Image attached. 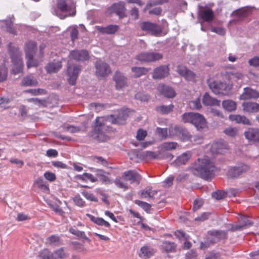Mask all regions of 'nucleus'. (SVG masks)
<instances>
[{
    "label": "nucleus",
    "instance_id": "obj_1",
    "mask_svg": "<svg viewBox=\"0 0 259 259\" xmlns=\"http://www.w3.org/2000/svg\"><path fill=\"white\" fill-rule=\"evenodd\" d=\"M191 169L194 175L208 180L211 179L215 170L212 162L207 157L198 158L191 166Z\"/></svg>",
    "mask_w": 259,
    "mask_h": 259
},
{
    "label": "nucleus",
    "instance_id": "obj_2",
    "mask_svg": "<svg viewBox=\"0 0 259 259\" xmlns=\"http://www.w3.org/2000/svg\"><path fill=\"white\" fill-rule=\"evenodd\" d=\"M182 121L184 123H191L195 126L197 130L207 127V121L204 116L199 113L186 112L182 116Z\"/></svg>",
    "mask_w": 259,
    "mask_h": 259
},
{
    "label": "nucleus",
    "instance_id": "obj_3",
    "mask_svg": "<svg viewBox=\"0 0 259 259\" xmlns=\"http://www.w3.org/2000/svg\"><path fill=\"white\" fill-rule=\"evenodd\" d=\"M8 49L11 54L13 64L12 73L17 74L22 72L23 68V63L20 51L17 48L12 46V43L9 44Z\"/></svg>",
    "mask_w": 259,
    "mask_h": 259
},
{
    "label": "nucleus",
    "instance_id": "obj_4",
    "mask_svg": "<svg viewBox=\"0 0 259 259\" xmlns=\"http://www.w3.org/2000/svg\"><path fill=\"white\" fill-rule=\"evenodd\" d=\"M57 6L59 10H54L52 13L60 19H64L67 16L75 14V7L73 3L67 4L65 0H58Z\"/></svg>",
    "mask_w": 259,
    "mask_h": 259
},
{
    "label": "nucleus",
    "instance_id": "obj_5",
    "mask_svg": "<svg viewBox=\"0 0 259 259\" xmlns=\"http://www.w3.org/2000/svg\"><path fill=\"white\" fill-rule=\"evenodd\" d=\"M207 83L210 90L216 95H228L231 89L229 84L221 81L214 80L211 78L208 79Z\"/></svg>",
    "mask_w": 259,
    "mask_h": 259
},
{
    "label": "nucleus",
    "instance_id": "obj_6",
    "mask_svg": "<svg viewBox=\"0 0 259 259\" xmlns=\"http://www.w3.org/2000/svg\"><path fill=\"white\" fill-rule=\"evenodd\" d=\"M67 254L63 248H61L51 252L48 249H44L39 254V257L42 259H64Z\"/></svg>",
    "mask_w": 259,
    "mask_h": 259
},
{
    "label": "nucleus",
    "instance_id": "obj_7",
    "mask_svg": "<svg viewBox=\"0 0 259 259\" xmlns=\"http://www.w3.org/2000/svg\"><path fill=\"white\" fill-rule=\"evenodd\" d=\"M103 117H98L96 119V125L94 130L93 136L99 141H103L106 139L102 132L104 128V123Z\"/></svg>",
    "mask_w": 259,
    "mask_h": 259
},
{
    "label": "nucleus",
    "instance_id": "obj_8",
    "mask_svg": "<svg viewBox=\"0 0 259 259\" xmlns=\"http://www.w3.org/2000/svg\"><path fill=\"white\" fill-rule=\"evenodd\" d=\"M250 169L248 165L241 163L236 166L231 167L228 171V176L231 178H238L241 175L248 171Z\"/></svg>",
    "mask_w": 259,
    "mask_h": 259
},
{
    "label": "nucleus",
    "instance_id": "obj_9",
    "mask_svg": "<svg viewBox=\"0 0 259 259\" xmlns=\"http://www.w3.org/2000/svg\"><path fill=\"white\" fill-rule=\"evenodd\" d=\"M131 112V110L128 108H122L118 112V114L115 118L111 115L108 117V119L112 123L122 124L124 123V121Z\"/></svg>",
    "mask_w": 259,
    "mask_h": 259
},
{
    "label": "nucleus",
    "instance_id": "obj_10",
    "mask_svg": "<svg viewBox=\"0 0 259 259\" xmlns=\"http://www.w3.org/2000/svg\"><path fill=\"white\" fill-rule=\"evenodd\" d=\"M140 26L143 30L148 31L155 36L159 35L162 31L160 26L149 22H143Z\"/></svg>",
    "mask_w": 259,
    "mask_h": 259
},
{
    "label": "nucleus",
    "instance_id": "obj_11",
    "mask_svg": "<svg viewBox=\"0 0 259 259\" xmlns=\"http://www.w3.org/2000/svg\"><path fill=\"white\" fill-rule=\"evenodd\" d=\"M96 74L98 76L105 77L111 72L109 66L106 63L101 60H98L96 62Z\"/></svg>",
    "mask_w": 259,
    "mask_h": 259
},
{
    "label": "nucleus",
    "instance_id": "obj_12",
    "mask_svg": "<svg viewBox=\"0 0 259 259\" xmlns=\"http://www.w3.org/2000/svg\"><path fill=\"white\" fill-rule=\"evenodd\" d=\"M80 70V66L78 65L69 66L67 68L68 80L70 85H74L76 83L78 74Z\"/></svg>",
    "mask_w": 259,
    "mask_h": 259
},
{
    "label": "nucleus",
    "instance_id": "obj_13",
    "mask_svg": "<svg viewBox=\"0 0 259 259\" xmlns=\"http://www.w3.org/2000/svg\"><path fill=\"white\" fill-rule=\"evenodd\" d=\"M144 156L146 158L149 159H168L171 160L173 158V155L170 153H165L163 155L160 154L159 150L157 153L153 151H147L144 153Z\"/></svg>",
    "mask_w": 259,
    "mask_h": 259
},
{
    "label": "nucleus",
    "instance_id": "obj_14",
    "mask_svg": "<svg viewBox=\"0 0 259 259\" xmlns=\"http://www.w3.org/2000/svg\"><path fill=\"white\" fill-rule=\"evenodd\" d=\"M244 135L249 142L259 143V128H248L245 131Z\"/></svg>",
    "mask_w": 259,
    "mask_h": 259
},
{
    "label": "nucleus",
    "instance_id": "obj_15",
    "mask_svg": "<svg viewBox=\"0 0 259 259\" xmlns=\"http://www.w3.org/2000/svg\"><path fill=\"white\" fill-rule=\"evenodd\" d=\"M69 57L77 61H84L89 60L90 56L87 50H73L70 52Z\"/></svg>",
    "mask_w": 259,
    "mask_h": 259
},
{
    "label": "nucleus",
    "instance_id": "obj_16",
    "mask_svg": "<svg viewBox=\"0 0 259 259\" xmlns=\"http://www.w3.org/2000/svg\"><path fill=\"white\" fill-rule=\"evenodd\" d=\"M123 177L125 180L130 181L131 184L136 183L137 185L140 184L141 179L140 174L136 171L132 170L124 171Z\"/></svg>",
    "mask_w": 259,
    "mask_h": 259
},
{
    "label": "nucleus",
    "instance_id": "obj_17",
    "mask_svg": "<svg viewBox=\"0 0 259 259\" xmlns=\"http://www.w3.org/2000/svg\"><path fill=\"white\" fill-rule=\"evenodd\" d=\"M227 149V144L225 141L220 140L211 144L210 151L212 154H219L224 152Z\"/></svg>",
    "mask_w": 259,
    "mask_h": 259
},
{
    "label": "nucleus",
    "instance_id": "obj_18",
    "mask_svg": "<svg viewBox=\"0 0 259 259\" xmlns=\"http://www.w3.org/2000/svg\"><path fill=\"white\" fill-rule=\"evenodd\" d=\"M177 72L188 80L194 81L195 79V74L188 69L185 66L179 65L177 67Z\"/></svg>",
    "mask_w": 259,
    "mask_h": 259
},
{
    "label": "nucleus",
    "instance_id": "obj_19",
    "mask_svg": "<svg viewBox=\"0 0 259 259\" xmlns=\"http://www.w3.org/2000/svg\"><path fill=\"white\" fill-rule=\"evenodd\" d=\"M258 98H259V93L257 91L250 88H245L242 94L239 97V99L246 100Z\"/></svg>",
    "mask_w": 259,
    "mask_h": 259
},
{
    "label": "nucleus",
    "instance_id": "obj_20",
    "mask_svg": "<svg viewBox=\"0 0 259 259\" xmlns=\"http://www.w3.org/2000/svg\"><path fill=\"white\" fill-rule=\"evenodd\" d=\"M28 45H31L32 48H34L35 45L33 43H30ZM29 46H27L26 50V58L27 59V67L29 68L31 67H36L38 65V62L36 60L33 59V51L29 49Z\"/></svg>",
    "mask_w": 259,
    "mask_h": 259
},
{
    "label": "nucleus",
    "instance_id": "obj_21",
    "mask_svg": "<svg viewBox=\"0 0 259 259\" xmlns=\"http://www.w3.org/2000/svg\"><path fill=\"white\" fill-rule=\"evenodd\" d=\"M14 21V17L13 15L10 16L6 20H3L5 25V28L7 32L9 33L15 35L17 34V28L19 25H16L15 27L13 26V22Z\"/></svg>",
    "mask_w": 259,
    "mask_h": 259
},
{
    "label": "nucleus",
    "instance_id": "obj_22",
    "mask_svg": "<svg viewBox=\"0 0 259 259\" xmlns=\"http://www.w3.org/2000/svg\"><path fill=\"white\" fill-rule=\"evenodd\" d=\"M169 68L166 65L160 66L153 70L152 77L154 79L163 78L168 75Z\"/></svg>",
    "mask_w": 259,
    "mask_h": 259
},
{
    "label": "nucleus",
    "instance_id": "obj_23",
    "mask_svg": "<svg viewBox=\"0 0 259 259\" xmlns=\"http://www.w3.org/2000/svg\"><path fill=\"white\" fill-rule=\"evenodd\" d=\"M174 130L175 132L176 135L182 141H188L191 139V136L190 133L185 128L176 126L174 127Z\"/></svg>",
    "mask_w": 259,
    "mask_h": 259
},
{
    "label": "nucleus",
    "instance_id": "obj_24",
    "mask_svg": "<svg viewBox=\"0 0 259 259\" xmlns=\"http://www.w3.org/2000/svg\"><path fill=\"white\" fill-rule=\"evenodd\" d=\"M243 111L247 113H255L259 111V104L253 102H245L242 103Z\"/></svg>",
    "mask_w": 259,
    "mask_h": 259
},
{
    "label": "nucleus",
    "instance_id": "obj_25",
    "mask_svg": "<svg viewBox=\"0 0 259 259\" xmlns=\"http://www.w3.org/2000/svg\"><path fill=\"white\" fill-rule=\"evenodd\" d=\"M110 9L114 12L119 17L125 16V3L123 2H119L112 5Z\"/></svg>",
    "mask_w": 259,
    "mask_h": 259
},
{
    "label": "nucleus",
    "instance_id": "obj_26",
    "mask_svg": "<svg viewBox=\"0 0 259 259\" xmlns=\"http://www.w3.org/2000/svg\"><path fill=\"white\" fill-rule=\"evenodd\" d=\"M114 80L116 83V88L117 90H120L126 85V78L123 74L117 71L114 76Z\"/></svg>",
    "mask_w": 259,
    "mask_h": 259
},
{
    "label": "nucleus",
    "instance_id": "obj_27",
    "mask_svg": "<svg viewBox=\"0 0 259 259\" xmlns=\"http://www.w3.org/2000/svg\"><path fill=\"white\" fill-rule=\"evenodd\" d=\"M191 157V152L190 151H187L177 157L173 164L175 166H180L185 164L190 159Z\"/></svg>",
    "mask_w": 259,
    "mask_h": 259
},
{
    "label": "nucleus",
    "instance_id": "obj_28",
    "mask_svg": "<svg viewBox=\"0 0 259 259\" xmlns=\"http://www.w3.org/2000/svg\"><path fill=\"white\" fill-rule=\"evenodd\" d=\"M157 90L161 94L167 98H174L176 95L172 88L163 84H159L157 87Z\"/></svg>",
    "mask_w": 259,
    "mask_h": 259
},
{
    "label": "nucleus",
    "instance_id": "obj_29",
    "mask_svg": "<svg viewBox=\"0 0 259 259\" xmlns=\"http://www.w3.org/2000/svg\"><path fill=\"white\" fill-rule=\"evenodd\" d=\"M230 120L235 122L236 123L242 124L244 125H250L249 120L244 115L239 114H231L229 116Z\"/></svg>",
    "mask_w": 259,
    "mask_h": 259
},
{
    "label": "nucleus",
    "instance_id": "obj_30",
    "mask_svg": "<svg viewBox=\"0 0 259 259\" xmlns=\"http://www.w3.org/2000/svg\"><path fill=\"white\" fill-rule=\"evenodd\" d=\"M154 252V250L151 247L145 245L140 248L138 254L141 258L146 259L152 256Z\"/></svg>",
    "mask_w": 259,
    "mask_h": 259
},
{
    "label": "nucleus",
    "instance_id": "obj_31",
    "mask_svg": "<svg viewBox=\"0 0 259 259\" xmlns=\"http://www.w3.org/2000/svg\"><path fill=\"white\" fill-rule=\"evenodd\" d=\"M178 144L177 142H168L162 143L159 147L160 154L163 155V154L167 153L166 151L172 150L176 149Z\"/></svg>",
    "mask_w": 259,
    "mask_h": 259
},
{
    "label": "nucleus",
    "instance_id": "obj_32",
    "mask_svg": "<svg viewBox=\"0 0 259 259\" xmlns=\"http://www.w3.org/2000/svg\"><path fill=\"white\" fill-rule=\"evenodd\" d=\"M202 101L203 104L207 106H219L221 102L220 100L211 97L207 93L203 95Z\"/></svg>",
    "mask_w": 259,
    "mask_h": 259
},
{
    "label": "nucleus",
    "instance_id": "obj_33",
    "mask_svg": "<svg viewBox=\"0 0 259 259\" xmlns=\"http://www.w3.org/2000/svg\"><path fill=\"white\" fill-rule=\"evenodd\" d=\"M94 171L96 172V175L100 179V180L105 184L109 185L112 183L111 179L108 177L109 173L106 172L101 169H95Z\"/></svg>",
    "mask_w": 259,
    "mask_h": 259
},
{
    "label": "nucleus",
    "instance_id": "obj_34",
    "mask_svg": "<svg viewBox=\"0 0 259 259\" xmlns=\"http://www.w3.org/2000/svg\"><path fill=\"white\" fill-rule=\"evenodd\" d=\"M199 17L203 22H210L214 19V13L210 9H205L199 14Z\"/></svg>",
    "mask_w": 259,
    "mask_h": 259
},
{
    "label": "nucleus",
    "instance_id": "obj_35",
    "mask_svg": "<svg viewBox=\"0 0 259 259\" xmlns=\"http://www.w3.org/2000/svg\"><path fill=\"white\" fill-rule=\"evenodd\" d=\"M96 29L101 33L112 34L117 31L118 26L116 25H110L106 27L97 26H96Z\"/></svg>",
    "mask_w": 259,
    "mask_h": 259
},
{
    "label": "nucleus",
    "instance_id": "obj_36",
    "mask_svg": "<svg viewBox=\"0 0 259 259\" xmlns=\"http://www.w3.org/2000/svg\"><path fill=\"white\" fill-rule=\"evenodd\" d=\"M62 67L61 62L59 61L54 60L50 62L46 66V69L48 73H54L58 71Z\"/></svg>",
    "mask_w": 259,
    "mask_h": 259
},
{
    "label": "nucleus",
    "instance_id": "obj_37",
    "mask_svg": "<svg viewBox=\"0 0 259 259\" xmlns=\"http://www.w3.org/2000/svg\"><path fill=\"white\" fill-rule=\"evenodd\" d=\"M34 185L45 192L50 190L49 184L42 178H37L34 182Z\"/></svg>",
    "mask_w": 259,
    "mask_h": 259
},
{
    "label": "nucleus",
    "instance_id": "obj_38",
    "mask_svg": "<svg viewBox=\"0 0 259 259\" xmlns=\"http://www.w3.org/2000/svg\"><path fill=\"white\" fill-rule=\"evenodd\" d=\"M149 70L150 69L143 67H133L131 68L133 76L136 78L146 74Z\"/></svg>",
    "mask_w": 259,
    "mask_h": 259
},
{
    "label": "nucleus",
    "instance_id": "obj_39",
    "mask_svg": "<svg viewBox=\"0 0 259 259\" xmlns=\"http://www.w3.org/2000/svg\"><path fill=\"white\" fill-rule=\"evenodd\" d=\"M223 107L225 110L229 112H232L236 109L237 104L231 100H227L222 102Z\"/></svg>",
    "mask_w": 259,
    "mask_h": 259
},
{
    "label": "nucleus",
    "instance_id": "obj_40",
    "mask_svg": "<svg viewBox=\"0 0 259 259\" xmlns=\"http://www.w3.org/2000/svg\"><path fill=\"white\" fill-rule=\"evenodd\" d=\"M87 215L92 222L98 225L103 226L107 228L110 226L109 223L106 221L102 218H97L90 214H87Z\"/></svg>",
    "mask_w": 259,
    "mask_h": 259
},
{
    "label": "nucleus",
    "instance_id": "obj_41",
    "mask_svg": "<svg viewBox=\"0 0 259 259\" xmlns=\"http://www.w3.org/2000/svg\"><path fill=\"white\" fill-rule=\"evenodd\" d=\"M241 221L242 223L240 224L236 225L233 227L234 230H240L252 225L251 222L247 220L246 217H241Z\"/></svg>",
    "mask_w": 259,
    "mask_h": 259
},
{
    "label": "nucleus",
    "instance_id": "obj_42",
    "mask_svg": "<svg viewBox=\"0 0 259 259\" xmlns=\"http://www.w3.org/2000/svg\"><path fill=\"white\" fill-rule=\"evenodd\" d=\"M200 94H197L196 97L195 99L191 101L189 103V105L192 109H199L202 107L200 101Z\"/></svg>",
    "mask_w": 259,
    "mask_h": 259
},
{
    "label": "nucleus",
    "instance_id": "obj_43",
    "mask_svg": "<svg viewBox=\"0 0 259 259\" xmlns=\"http://www.w3.org/2000/svg\"><path fill=\"white\" fill-rule=\"evenodd\" d=\"M157 193V191L153 190L151 187H147L141 192V196L143 198H153Z\"/></svg>",
    "mask_w": 259,
    "mask_h": 259
},
{
    "label": "nucleus",
    "instance_id": "obj_44",
    "mask_svg": "<svg viewBox=\"0 0 259 259\" xmlns=\"http://www.w3.org/2000/svg\"><path fill=\"white\" fill-rule=\"evenodd\" d=\"M22 84L24 86H35L37 84V81L32 76H27L24 78Z\"/></svg>",
    "mask_w": 259,
    "mask_h": 259
},
{
    "label": "nucleus",
    "instance_id": "obj_45",
    "mask_svg": "<svg viewBox=\"0 0 259 259\" xmlns=\"http://www.w3.org/2000/svg\"><path fill=\"white\" fill-rule=\"evenodd\" d=\"M162 247L166 252H171L176 250V244L174 242L164 241L162 243Z\"/></svg>",
    "mask_w": 259,
    "mask_h": 259
},
{
    "label": "nucleus",
    "instance_id": "obj_46",
    "mask_svg": "<svg viewBox=\"0 0 259 259\" xmlns=\"http://www.w3.org/2000/svg\"><path fill=\"white\" fill-rule=\"evenodd\" d=\"M69 232L78 237H80L85 239L88 241H90V239L85 235V234L83 231H79L75 228H70L69 229Z\"/></svg>",
    "mask_w": 259,
    "mask_h": 259
},
{
    "label": "nucleus",
    "instance_id": "obj_47",
    "mask_svg": "<svg viewBox=\"0 0 259 259\" xmlns=\"http://www.w3.org/2000/svg\"><path fill=\"white\" fill-rule=\"evenodd\" d=\"M174 105L169 104L168 105H161L156 107V110L162 114H168L172 110Z\"/></svg>",
    "mask_w": 259,
    "mask_h": 259
},
{
    "label": "nucleus",
    "instance_id": "obj_48",
    "mask_svg": "<svg viewBox=\"0 0 259 259\" xmlns=\"http://www.w3.org/2000/svg\"><path fill=\"white\" fill-rule=\"evenodd\" d=\"M149 62H155L162 58L161 54L158 52H148Z\"/></svg>",
    "mask_w": 259,
    "mask_h": 259
},
{
    "label": "nucleus",
    "instance_id": "obj_49",
    "mask_svg": "<svg viewBox=\"0 0 259 259\" xmlns=\"http://www.w3.org/2000/svg\"><path fill=\"white\" fill-rule=\"evenodd\" d=\"M168 0H150L149 1L145 8L144 9V12H145L149 8L156 5H161L167 2Z\"/></svg>",
    "mask_w": 259,
    "mask_h": 259
},
{
    "label": "nucleus",
    "instance_id": "obj_50",
    "mask_svg": "<svg viewBox=\"0 0 259 259\" xmlns=\"http://www.w3.org/2000/svg\"><path fill=\"white\" fill-rule=\"evenodd\" d=\"M114 183L117 187L123 191H126L128 189L127 185L123 182L121 178L120 177H117L115 179Z\"/></svg>",
    "mask_w": 259,
    "mask_h": 259
},
{
    "label": "nucleus",
    "instance_id": "obj_51",
    "mask_svg": "<svg viewBox=\"0 0 259 259\" xmlns=\"http://www.w3.org/2000/svg\"><path fill=\"white\" fill-rule=\"evenodd\" d=\"M135 203L142 207L147 212L150 211L151 209V205L150 204L139 200H135Z\"/></svg>",
    "mask_w": 259,
    "mask_h": 259
},
{
    "label": "nucleus",
    "instance_id": "obj_52",
    "mask_svg": "<svg viewBox=\"0 0 259 259\" xmlns=\"http://www.w3.org/2000/svg\"><path fill=\"white\" fill-rule=\"evenodd\" d=\"M94 162L103 166H107L108 163L107 160L101 156H95L93 157Z\"/></svg>",
    "mask_w": 259,
    "mask_h": 259
},
{
    "label": "nucleus",
    "instance_id": "obj_53",
    "mask_svg": "<svg viewBox=\"0 0 259 259\" xmlns=\"http://www.w3.org/2000/svg\"><path fill=\"white\" fill-rule=\"evenodd\" d=\"M148 52H142L137 55L135 58L141 62H149Z\"/></svg>",
    "mask_w": 259,
    "mask_h": 259
},
{
    "label": "nucleus",
    "instance_id": "obj_54",
    "mask_svg": "<svg viewBox=\"0 0 259 259\" xmlns=\"http://www.w3.org/2000/svg\"><path fill=\"white\" fill-rule=\"evenodd\" d=\"M7 73L8 71L6 66L4 64L0 65V82L6 79Z\"/></svg>",
    "mask_w": 259,
    "mask_h": 259
},
{
    "label": "nucleus",
    "instance_id": "obj_55",
    "mask_svg": "<svg viewBox=\"0 0 259 259\" xmlns=\"http://www.w3.org/2000/svg\"><path fill=\"white\" fill-rule=\"evenodd\" d=\"M212 236L216 237L218 239L225 238L226 236V232L224 231L215 230L210 232Z\"/></svg>",
    "mask_w": 259,
    "mask_h": 259
},
{
    "label": "nucleus",
    "instance_id": "obj_56",
    "mask_svg": "<svg viewBox=\"0 0 259 259\" xmlns=\"http://www.w3.org/2000/svg\"><path fill=\"white\" fill-rule=\"evenodd\" d=\"M25 92L30 93L31 95L34 96L45 95L46 94V91L42 89H29L25 91Z\"/></svg>",
    "mask_w": 259,
    "mask_h": 259
},
{
    "label": "nucleus",
    "instance_id": "obj_57",
    "mask_svg": "<svg viewBox=\"0 0 259 259\" xmlns=\"http://www.w3.org/2000/svg\"><path fill=\"white\" fill-rule=\"evenodd\" d=\"M224 132L227 136L230 137H234L237 135L238 130L236 127H229L226 128L224 130Z\"/></svg>",
    "mask_w": 259,
    "mask_h": 259
},
{
    "label": "nucleus",
    "instance_id": "obj_58",
    "mask_svg": "<svg viewBox=\"0 0 259 259\" xmlns=\"http://www.w3.org/2000/svg\"><path fill=\"white\" fill-rule=\"evenodd\" d=\"M82 195L88 200L91 201L97 202L98 201V199L94 196V195L89 192L83 191L81 192Z\"/></svg>",
    "mask_w": 259,
    "mask_h": 259
},
{
    "label": "nucleus",
    "instance_id": "obj_59",
    "mask_svg": "<svg viewBox=\"0 0 259 259\" xmlns=\"http://www.w3.org/2000/svg\"><path fill=\"white\" fill-rule=\"evenodd\" d=\"M59 241V237L56 235H52L46 239V243L50 245L54 244Z\"/></svg>",
    "mask_w": 259,
    "mask_h": 259
},
{
    "label": "nucleus",
    "instance_id": "obj_60",
    "mask_svg": "<svg viewBox=\"0 0 259 259\" xmlns=\"http://www.w3.org/2000/svg\"><path fill=\"white\" fill-rule=\"evenodd\" d=\"M176 236L180 240H187L189 239V236L186 234L184 232L181 230H177L175 232Z\"/></svg>",
    "mask_w": 259,
    "mask_h": 259
},
{
    "label": "nucleus",
    "instance_id": "obj_61",
    "mask_svg": "<svg viewBox=\"0 0 259 259\" xmlns=\"http://www.w3.org/2000/svg\"><path fill=\"white\" fill-rule=\"evenodd\" d=\"M80 179L82 180H84V178H86L90 180L91 182L94 183L98 181V179L94 177L92 174L87 172H84L82 174V175L80 176Z\"/></svg>",
    "mask_w": 259,
    "mask_h": 259
},
{
    "label": "nucleus",
    "instance_id": "obj_62",
    "mask_svg": "<svg viewBox=\"0 0 259 259\" xmlns=\"http://www.w3.org/2000/svg\"><path fill=\"white\" fill-rule=\"evenodd\" d=\"M229 75L231 79L236 81L241 79L243 77V74L240 72H231L229 73Z\"/></svg>",
    "mask_w": 259,
    "mask_h": 259
},
{
    "label": "nucleus",
    "instance_id": "obj_63",
    "mask_svg": "<svg viewBox=\"0 0 259 259\" xmlns=\"http://www.w3.org/2000/svg\"><path fill=\"white\" fill-rule=\"evenodd\" d=\"M44 176L47 180L51 182H54L56 179V175L49 171L45 172L44 174Z\"/></svg>",
    "mask_w": 259,
    "mask_h": 259
},
{
    "label": "nucleus",
    "instance_id": "obj_64",
    "mask_svg": "<svg viewBox=\"0 0 259 259\" xmlns=\"http://www.w3.org/2000/svg\"><path fill=\"white\" fill-rule=\"evenodd\" d=\"M249 65L254 67H259V57L255 56L248 60Z\"/></svg>",
    "mask_w": 259,
    "mask_h": 259
}]
</instances>
